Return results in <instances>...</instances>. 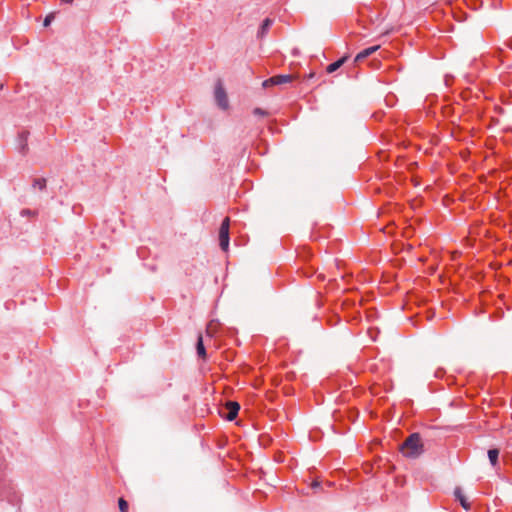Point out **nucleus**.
Listing matches in <instances>:
<instances>
[{"instance_id":"12","label":"nucleus","mask_w":512,"mask_h":512,"mask_svg":"<svg viewBox=\"0 0 512 512\" xmlns=\"http://www.w3.org/2000/svg\"><path fill=\"white\" fill-rule=\"evenodd\" d=\"M28 132L23 131L19 134V140H20V152L22 154H25L27 151V139H28Z\"/></svg>"},{"instance_id":"16","label":"nucleus","mask_w":512,"mask_h":512,"mask_svg":"<svg viewBox=\"0 0 512 512\" xmlns=\"http://www.w3.org/2000/svg\"><path fill=\"white\" fill-rule=\"evenodd\" d=\"M118 504H119V509L121 512H128L129 505L125 499L120 498L118 501Z\"/></svg>"},{"instance_id":"10","label":"nucleus","mask_w":512,"mask_h":512,"mask_svg":"<svg viewBox=\"0 0 512 512\" xmlns=\"http://www.w3.org/2000/svg\"><path fill=\"white\" fill-rule=\"evenodd\" d=\"M196 350H197V354L200 358L206 359L207 354H206V349L204 347L203 338H202L201 334H199L198 339H197Z\"/></svg>"},{"instance_id":"3","label":"nucleus","mask_w":512,"mask_h":512,"mask_svg":"<svg viewBox=\"0 0 512 512\" xmlns=\"http://www.w3.org/2000/svg\"><path fill=\"white\" fill-rule=\"evenodd\" d=\"M297 76L287 74V75H275L270 77L269 79L263 82V87L275 86V85H283L287 83H291Z\"/></svg>"},{"instance_id":"17","label":"nucleus","mask_w":512,"mask_h":512,"mask_svg":"<svg viewBox=\"0 0 512 512\" xmlns=\"http://www.w3.org/2000/svg\"><path fill=\"white\" fill-rule=\"evenodd\" d=\"M55 16H54V13H50L48 14L45 19H44V22H43V25L45 27L49 26L50 23L54 20Z\"/></svg>"},{"instance_id":"6","label":"nucleus","mask_w":512,"mask_h":512,"mask_svg":"<svg viewBox=\"0 0 512 512\" xmlns=\"http://www.w3.org/2000/svg\"><path fill=\"white\" fill-rule=\"evenodd\" d=\"M380 48V45H375L369 48L364 49L360 53H358L355 57V62H360L367 58L368 56L372 55L374 52H376Z\"/></svg>"},{"instance_id":"13","label":"nucleus","mask_w":512,"mask_h":512,"mask_svg":"<svg viewBox=\"0 0 512 512\" xmlns=\"http://www.w3.org/2000/svg\"><path fill=\"white\" fill-rule=\"evenodd\" d=\"M499 450L498 449H489L488 457L493 466H496L498 462Z\"/></svg>"},{"instance_id":"9","label":"nucleus","mask_w":512,"mask_h":512,"mask_svg":"<svg viewBox=\"0 0 512 512\" xmlns=\"http://www.w3.org/2000/svg\"><path fill=\"white\" fill-rule=\"evenodd\" d=\"M273 23V20L270 18H266L263 20L259 31H258V37L262 38L266 35V33L269 31L271 25Z\"/></svg>"},{"instance_id":"7","label":"nucleus","mask_w":512,"mask_h":512,"mask_svg":"<svg viewBox=\"0 0 512 512\" xmlns=\"http://www.w3.org/2000/svg\"><path fill=\"white\" fill-rule=\"evenodd\" d=\"M47 186V180L43 177H36L32 180V188L34 190L43 191L46 189Z\"/></svg>"},{"instance_id":"11","label":"nucleus","mask_w":512,"mask_h":512,"mask_svg":"<svg viewBox=\"0 0 512 512\" xmlns=\"http://www.w3.org/2000/svg\"><path fill=\"white\" fill-rule=\"evenodd\" d=\"M347 60V57H342L339 60L329 64L326 68L327 73H333L338 70Z\"/></svg>"},{"instance_id":"25","label":"nucleus","mask_w":512,"mask_h":512,"mask_svg":"<svg viewBox=\"0 0 512 512\" xmlns=\"http://www.w3.org/2000/svg\"><path fill=\"white\" fill-rule=\"evenodd\" d=\"M314 486H319V483H318V482H315V483L313 484V487H314Z\"/></svg>"},{"instance_id":"8","label":"nucleus","mask_w":512,"mask_h":512,"mask_svg":"<svg viewBox=\"0 0 512 512\" xmlns=\"http://www.w3.org/2000/svg\"><path fill=\"white\" fill-rule=\"evenodd\" d=\"M454 494H455L456 499L460 502L461 506L465 510H469L470 503L467 501L466 497L463 495L462 490L460 488H456Z\"/></svg>"},{"instance_id":"2","label":"nucleus","mask_w":512,"mask_h":512,"mask_svg":"<svg viewBox=\"0 0 512 512\" xmlns=\"http://www.w3.org/2000/svg\"><path fill=\"white\" fill-rule=\"evenodd\" d=\"M214 97H215V101H216L217 105L221 109L228 108V97H227L226 91L222 85V82L220 80H218L215 85Z\"/></svg>"},{"instance_id":"1","label":"nucleus","mask_w":512,"mask_h":512,"mask_svg":"<svg viewBox=\"0 0 512 512\" xmlns=\"http://www.w3.org/2000/svg\"><path fill=\"white\" fill-rule=\"evenodd\" d=\"M400 451L406 457L416 458L420 456L424 451L420 434L412 433L409 435L400 445Z\"/></svg>"},{"instance_id":"4","label":"nucleus","mask_w":512,"mask_h":512,"mask_svg":"<svg viewBox=\"0 0 512 512\" xmlns=\"http://www.w3.org/2000/svg\"><path fill=\"white\" fill-rule=\"evenodd\" d=\"M230 226H220L219 230V246L224 251L227 252L229 249V241H230Z\"/></svg>"},{"instance_id":"14","label":"nucleus","mask_w":512,"mask_h":512,"mask_svg":"<svg viewBox=\"0 0 512 512\" xmlns=\"http://www.w3.org/2000/svg\"><path fill=\"white\" fill-rule=\"evenodd\" d=\"M21 214L23 216H29V221H37L38 212L36 210L24 209Z\"/></svg>"},{"instance_id":"19","label":"nucleus","mask_w":512,"mask_h":512,"mask_svg":"<svg viewBox=\"0 0 512 512\" xmlns=\"http://www.w3.org/2000/svg\"><path fill=\"white\" fill-rule=\"evenodd\" d=\"M472 240L475 241V239H474V232L472 230H470L469 231V235L466 238V241L468 242L469 245H474V243H472Z\"/></svg>"},{"instance_id":"24","label":"nucleus","mask_w":512,"mask_h":512,"mask_svg":"<svg viewBox=\"0 0 512 512\" xmlns=\"http://www.w3.org/2000/svg\"><path fill=\"white\" fill-rule=\"evenodd\" d=\"M61 1L64 3H72L73 2V0H61Z\"/></svg>"},{"instance_id":"20","label":"nucleus","mask_w":512,"mask_h":512,"mask_svg":"<svg viewBox=\"0 0 512 512\" xmlns=\"http://www.w3.org/2000/svg\"><path fill=\"white\" fill-rule=\"evenodd\" d=\"M253 113H254L255 115H261V116H265V115L267 114V113H266L264 110H262L261 108H255V109H254V111H253Z\"/></svg>"},{"instance_id":"21","label":"nucleus","mask_w":512,"mask_h":512,"mask_svg":"<svg viewBox=\"0 0 512 512\" xmlns=\"http://www.w3.org/2000/svg\"><path fill=\"white\" fill-rule=\"evenodd\" d=\"M221 224H223V225L230 224V218L228 216L224 217L221 221Z\"/></svg>"},{"instance_id":"15","label":"nucleus","mask_w":512,"mask_h":512,"mask_svg":"<svg viewBox=\"0 0 512 512\" xmlns=\"http://www.w3.org/2000/svg\"><path fill=\"white\" fill-rule=\"evenodd\" d=\"M217 326H218V322L210 321L209 324L207 325V329H206L207 334L212 336L216 332Z\"/></svg>"},{"instance_id":"23","label":"nucleus","mask_w":512,"mask_h":512,"mask_svg":"<svg viewBox=\"0 0 512 512\" xmlns=\"http://www.w3.org/2000/svg\"><path fill=\"white\" fill-rule=\"evenodd\" d=\"M457 255H458V252H454V253L452 254V259H453V260H454V259H456V256H457Z\"/></svg>"},{"instance_id":"18","label":"nucleus","mask_w":512,"mask_h":512,"mask_svg":"<svg viewBox=\"0 0 512 512\" xmlns=\"http://www.w3.org/2000/svg\"><path fill=\"white\" fill-rule=\"evenodd\" d=\"M412 233V226H406L402 229V235L405 237H409Z\"/></svg>"},{"instance_id":"5","label":"nucleus","mask_w":512,"mask_h":512,"mask_svg":"<svg viewBox=\"0 0 512 512\" xmlns=\"http://www.w3.org/2000/svg\"><path fill=\"white\" fill-rule=\"evenodd\" d=\"M225 409L227 410V414L225 415V418L228 421H233L238 415V412L240 410V405L236 401H228L225 404Z\"/></svg>"},{"instance_id":"22","label":"nucleus","mask_w":512,"mask_h":512,"mask_svg":"<svg viewBox=\"0 0 512 512\" xmlns=\"http://www.w3.org/2000/svg\"><path fill=\"white\" fill-rule=\"evenodd\" d=\"M388 227H389V226H383V228L381 229V231H382L383 233H388V232L386 231V228H388Z\"/></svg>"}]
</instances>
